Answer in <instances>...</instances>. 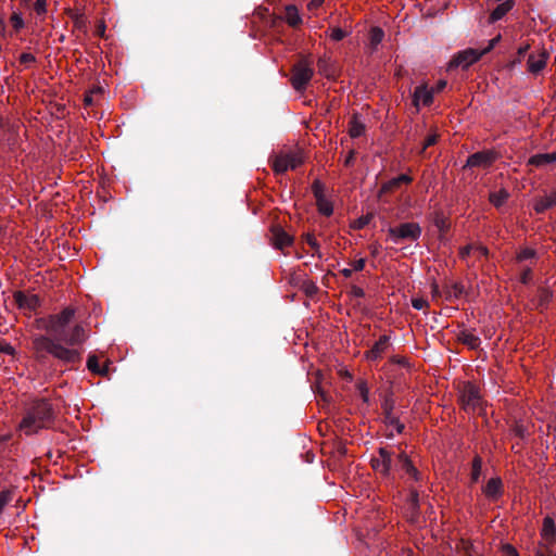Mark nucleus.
<instances>
[{
	"label": "nucleus",
	"instance_id": "nucleus-1",
	"mask_svg": "<svg viewBox=\"0 0 556 556\" xmlns=\"http://www.w3.org/2000/svg\"><path fill=\"white\" fill-rule=\"evenodd\" d=\"M55 418L56 409L50 399H35L25 407L18 430L31 435L51 428Z\"/></svg>",
	"mask_w": 556,
	"mask_h": 556
},
{
	"label": "nucleus",
	"instance_id": "nucleus-2",
	"mask_svg": "<svg viewBox=\"0 0 556 556\" xmlns=\"http://www.w3.org/2000/svg\"><path fill=\"white\" fill-rule=\"evenodd\" d=\"M314 75L312 62L307 58H301L291 68L290 83L292 87L301 92L304 91Z\"/></svg>",
	"mask_w": 556,
	"mask_h": 556
},
{
	"label": "nucleus",
	"instance_id": "nucleus-3",
	"mask_svg": "<svg viewBox=\"0 0 556 556\" xmlns=\"http://www.w3.org/2000/svg\"><path fill=\"white\" fill-rule=\"evenodd\" d=\"M421 231L419 224L412 222L390 227L388 235L394 243H400L401 241H417L421 236Z\"/></svg>",
	"mask_w": 556,
	"mask_h": 556
},
{
	"label": "nucleus",
	"instance_id": "nucleus-4",
	"mask_svg": "<svg viewBox=\"0 0 556 556\" xmlns=\"http://www.w3.org/2000/svg\"><path fill=\"white\" fill-rule=\"evenodd\" d=\"M459 402L462 407L467 413H476L482 409V397L479 389L471 382L464 384L460 394Z\"/></svg>",
	"mask_w": 556,
	"mask_h": 556
},
{
	"label": "nucleus",
	"instance_id": "nucleus-5",
	"mask_svg": "<svg viewBox=\"0 0 556 556\" xmlns=\"http://www.w3.org/2000/svg\"><path fill=\"white\" fill-rule=\"evenodd\" d=\"M74 315L75 309L73 307H66L61 313L49 316L45 328L55 339L67 329Z\"/></svg>",
	"mask_w": 556,
	"mask_h": 556
},
{
	"label": "nucleus",
	"instance_id": "nucleus-6",
	"mask_svg": "<svg viewBox=\"0 0 556 556\" xmlns=\"http://www.w3.org/2000/svg\"><path fill=\"white\" fill-rule=\"evenodd\" d=\"M378 455L370 460L372 469L384 478H391L392 470H395L396 458L386 447H380Z\"/></svg>",
	"mask_w": 556,
	"mask_h": 556
},
{
	"label": "nucleus",
	"instance_id": "nucleus-7",
	"mask_svg": "<svg viewBox=\"0 0 556 556\" xmlns=\"http://www.w3.org/2000/svg\"><path fill=\"white\" fill-rule=\"evenodd\" d=\"M483 56L482 51L476 49H466L464 51L458 52L453 56V59L448 63V70L456 68L462 66L463 68L469 67L472 63L480 60Z\"/></svg>",
	"mask_w": 556,
	"mask_h": 556
},
{
	"label": "nucleus",
	"instance_id": "nucleus-8",
	"mask_svg": "<svg viewBox=\"0 0 556 556\" xmlns=\"http://www.w3.org/2000/svg\"><path fill=\"white\" fill-rule=\"evenodd\" d=\"M497 159V154L491 150L476 152L468 156L464 169L471 167H490Z\"/></svg>",
	"mask_w": 556,
	"mask_h": 556
},
{
	"label": "nucleus",
	"instance_id": "nucleus-9",
	"mask_svg": "<svg viewBox=\"0 0 556 556\" xmlns=\"http://www.w3.org/2000/svg\"><path fill=\"white\" fill-rule=\"evenodd\" d=\"M55 340L65 342L70 345L79 344L85 340V329L79 325H75L72 328L68 326L62 334H59L55 338Z\"/></svg>",
	"mask_w": 556,
	"mask_h": 556
},
{
	"label": "nucleus",
	"instance_id": "nucleus-10",
	"mask_svg": "<svg viewBox=\"0 0 556 556\" xmlns=\"http://www.w3.org/2000/svg\"><path fill=\"white\" fill-rule=\"evenodd\" d=\"M547 59L548 53L545 50L530 53L527 62L529 73L533 75L541 73L546 66Z\"/></svg>",
	"mask_w": 556,
	"mask_h": 556
},
{
	"label": "nucleus",
	"instance_id": "nucleus-11",
	"mask_svg": "<svg viewBox=\"0 0 556 556\" xmlns=\"http://www.w3.org/2000/svg\"><path fill=\"white\" fill-rule=\"evenodd\" d=\"M271 240L276 249L283 250L293 243V237L289 235L280 225L271 227Z\"/></svg>",
	"mask_w": 556,
	"mask_h": 556
},
{
	"label": "nucleus",
	"instance_id": "nucleus-12",
	"mask_svg": "<svg viewBox=\"0 0 556 556\" xmlns=\"http://www.w3.org/2000/svg\"><path fill=\"white\" fill-rule=\"evenodd\" d=\"M556 206V185L555 188L545 195L536 197L533 200V210L538 214H543L547 210H551Z\"/></svg>",
	"mask_w": 556,
	"mask_h": 556
},
{
	"label": "nucleus",
	"instance_id": "nucleus-13",
	"mask_svg": "<svg viewBox=\"0 0 556 556\" xmlns=\"http://www.w3.org/2000/svg\"><path fill=\"white\" fill-rule=\"evenodd\" d=\"M14 301L20 308L35 311L40 303L37 294L27 295L23 291H15L13 294Z\"/></svg>",
	"mask_w": 556,
	"mask_h": 556
},
{
	"label": "nucleus",
	"instance_id": "nucleus-14",
	"mask_svg": "<svg viewBox=\"0 0 556 556\" xmlns=\"http://www.w3.org/2000/svg\"><path fill=\"white\" fill-rule=\"evenodd\" d=\"M396 469L404 470L415 481H418L420 479V472L413 465L412 460L405 453H400L396 456L395 470Z\"/></svg>",
	"mask_w": 556,
	"mask_h": 556
},
{
	"label": "nucleus",
	"instance_id": "nucleus-15",
	"mask_svg": "<svg viewBox=\"0 0 556 556\" xmlns=\"http://www.w3.org/2000/svg\"><path fill=\"white\" fill-rule=\"evenodd\" d=\"M425 106H429L433 102V91L429 90L427 85L417 86L413 92V104L418 109L419 102Z\"/></svg>",
	"mask_w": 556,
	"mask_h": 556
},
{
	"label": "nucleus",
	"instance_id": "nucleus-16",
	"mask_svg": "<svg viewBox=\"0 0 556 556\" xmlns=\"http://www.w3.org/2000/svg\"><path fill=\"white\" fill-rule=\"evenodd\" d=\"M103 99V90L100 86H94L88 90L84 96V106L86 110L93 106L101 105Z\"/></svg>",
	"mask_w": 556,
	"mask_h": 556
},
{
	"label": "nucleus",
	"instance_id": "nucleus-17",
	"mask_svg": "<svg viewBox=\"0 0 556 556\" xmlns=\"http://www.w3.org/2000/svg\"><path fill=\"white\" fill-rule=\"evenodd\" d=\"M485 496L492 501H496L503 494V483L501 478H491L483 489Z\"/></svg>",
	"mask_w": 556,
	"mask_h": 556
},
{
	"label": "nucleus",
	"instance_id": "nucleus-18",
	"mask_svg": "<svg viewBox=\"0 0 556 556\" xmlns=\"http://www.w3.org/2000/svg\"><path fill=\"white\" fill-rule=\"evenodd\" d=\"M52 355L66 363H75L79 359V353L77 351L66 349L59 343H55Z\"/></svg>",
	"mask_w": 556,
	"mask_h": 556
},
{
	"label": "nucleus",
	"instance_id": "nucleus-19",
	"mask_svg": "<svg viewBox=\"0 0 556 556\" xmlns=\"http://www.w3.org/2000/svg\"><path fill=\"white\" fill-rule=\"evenodd\" d=\"M541 535L548 544H554L556 542V526L552 517L546 516L543 519Z\"/></svg>",
	"mask_w": 556,
	"mask_h": 556
},
{
	"label": "nucleus",
	"instance_id": "nucleus-20",
	"mask_svg": "<svg viewBox=\"0 0 556 556\" xmlns=\"http://www.w3.org/2000/svg\"><path fill=\"white\" fill-rule=\"evenodd\" d=\"M388 345L389 337L381 336L379 340L372 345V348L367 352V358L370 361L379 359L383 352L387 350Z\"/></svg>",
	"mask_w": 556,
	"mask_h": 556
},
{
	"label": "nucleus",
	"instance_id": "nucleus-21",
	"mask_svg": "<svg viewBox=\"0 0 556 556\" xmlns=\"http://www.w3.org/2000/svg\"><path fill=\"white\" fill-rule=\"evenodd\" d=\"M318 73L327 78H334L337 75V67L327 56H321L317 61Z\"/></svg>",
	"mask_w": 556,
	"mask_h": 556
},
{
	"label": "nucleus",
	"instance_id": "nucleus-22",
	"mask_svg": "<svg viewBox=\"0 0 556 556\" xmlns=\"http://www.w3.org/2000/svg\"><path fill=\"white\" fill-rule=\"evenodd\" d=\"M413 181V178L406 174H401L395 178H392L391 180L384 182L381 186L380 192L381 193H388L392 192L394 189L399 188L402 184H410Z\"/></svg>",
	"mask_w": 556,
	"mask_h": 556
},
{
	"label": "nucleus",
	"instance_id": "nucleus-23",
	"mask_svg": "<svg viewBox=\"0 0 556 556\" xmlns=\"http://www.w3.org/2000/svg\"><path fill=\"white\" fill-rule=\"evenodd\" d=\"M366 129L365 124L361 119L358 113H354L349 122V135L351 138H358L364 135Z\"/></svg>",
	"mask_w": 556,
	"mask_h": 556
},
{
	"label": "nucleus",
	"instance_id": "nucleus-24",
	"mask_svg": "<svg viewBox=\"0 0 556 556\" xmlns=\"http://www.w3.org/2000/svg\"><path fill=\"white\" fill-rule=\"evenodd\" d=\"M285 21L288 23L289 26L295 28L299 27L302 24V17L299 13V10L293 4H288L285 8Z\"/></svg>",
	"mask_w": 556,
	"mask_h": 556
},
{
	"label": "nucleus",
	"instance_id": "nucleus-25",
	"mask_svg": "<svg viewBox=\"0 0 556 556\" xmlns=\"http://www.w3.org/2000/svg\"><path fill=\"white\" fill-rule=\"evenodd\" d=\"M457 340L467 345L470 350H477L481 344L480 338L467 330H462L457 334Z\"/></svg>",
	"mask_w": 556,
	"mask_h": 556
},
{
	"label": "nucleus",
	"instance_id": "nucleus-26",
	"mask_svg": "<svg viewBox=\"0 0 556 556\" xmlns=\"http://www.w3.org/2000/svg\"><path fill=\"white\" fill-rule=\"evenodd\" d=\"M55 342L45 336L37 337L33 340V346L36 352H48L52 354Z\"/></svg>",
	"mask_w": 556,
	"mask_h": 556
},
{
	"label": "nucleus",
	"instance_id": "nucleus-27",
	"mask_svg": "<svg viewBox=\"0 0 556 556\" xmlns=\"http://www.w3.org/2000/svg\"><path fill=\"white\" fill-rule=\"evenodd\" d=\"M514 7V0H506L496 5V8L490 14V22L494 23L501 20L508 11Z\"/></svg>",
	"mask_w": 556,
	"mask_h": 556
},
{
	"label": "nucleus",
	"instance_id": "nucleus-28",
	"mask_svg": "<svg viewBox=\"0 0 556 556\" xmlns=\"http://www.w3.org/2000/svg\"><path fill=\"white\" fill-rule=\"evenodd\" d=\"M556 162V152L539 153L529 159V164L540 167Z\"/></svg>",
	"mask_w": 556,
	"mask_h": 556
},
{
	"label": "nucleus",
	"instance_id": "nucleus-29",
	"mask_svg": "<svg viewBox=\"0 0 556 556\" xmlns=\"http://www.w3.org/2000/svg\"><path fill=\"white\" fill-rule=\"evenodd\" d=\"M464 293L465 287L460 282H454L451 286H446L444 289L445 300L450 302L460 298Z\"/></svg>",
	"mask_w": 556,
	"mask_h": 556
},
{
	"label": "nucleus",
	"instance_id": "nucleus-30",
	"mask_svg": "<svg viewBox=\"0 0 556 556\" xmlns=\"http://www.w3.org/2000/svg\"><path fill=\"white\" fill-rule=\"evenodd\" d=\"M68 18H71L74 23V27L78 30L86 31V17L84 14L79 13L77 10L67 9L65 11Z\"/></svg>",
	"mask_w": 556,
	"mask_h": 556
},
{
	"label": "nucleus",
	"instance_id": "nucleus-31",
	"mask_svg": "<svg viewBox=\"0 0 556 556\" xmlns=\"http://www.w3.org/2000/svg\"><path fill=\"white\" fill-rule=\"evenodd\" d=\"M381 408L383 413L384 424L390 425L393 420L397 418L393 415L394 401L391 397L384 399Z\"/></svg>",
	"mask_w": 556,
	"mask_h": 556
},
{
	"label": "nucleus",
	"instance_id": "nucleus-32",
	"mask_svg": "<svg viewBox=\"0 0 556 556\" xmlns=\"http://www.w3.org/2000/svg\"><path fill=\"white\" fill-rule=\"evenodd\" d=\"M509 198V192L506 189H501L500 191H493L489 194V201L496 207H501L505 204V202Z\"/></svg>",
	"mask_w": 556,
	"mask_h": 556
},
{
	"label": "nucleus",
	"instance_id": "nucleus-33",
	"mask_svg": "<svg viewBox=\"0 0 556 556\" xmlns=\"http://www.w3.org/2000/svg\"><path fill=\"white\" fill-rule=\"evenodd\" d=\"M288 159L285 154H279L275 156V160L273 162V169L276 174L280 175L290 169Z\"/></svg>",
	"mask_w": 556,
	"mask_h": 556
},
{
	"label": "nucleus",
	"instance_id": "nucleus-34",
	"mask_svg": "<svg viewBox=\"0 0 556 556\" xmlns=\"http://www.w3.org/2000/svg\"><path fill=\"white\" fill-rule=\"evenodd\" d=\"M384 37V31L380 27H372L369 31V43L371 50H376L377 47L381 43Z\"/></svg>",
	"mask_w": 556,
	"mask_h": 556
},
{
	"label": "nucleus",
	"instance_id": "nucleus-35",
	"mask_svg": "<svg viewBox=\"0 0 556 556\" xmlns=\"http://www.w3.org/2000/svg\"><path fill=\"white\" fill-rule=\"evenodd\" d=\"M482 471V458L476 455L471 464V482L476 483L479 481Z\"/></svg>",
	"mask_w": 556,
	"mask_h": 556
},
{
	"label": "nucleus",
	"instance_id": "nucleus-36",
	"mask_svg": "<svg viewBox=\"0 0 556 556\" xmlns=\"http://www.w3.org/2000/svg\"><path fill=\"white\" fill-rule=\"evenodd\" d=\"M318 212L325 216H330L333 213V207L330 201L326 198H320L318 195V200H316Z\"/></svg>",
	"mask_w": 556,
	"mask_h": 556
},
{
	"label": "nucleus",
	"instance_id": "nucleus-37",
	"mask_svg": "<svg viewBox=\"0 0 556 556\" xmlns=\"http://www.w3.org/2000/svg\"><path fill=\"white\" fill-rule=\"evenodd\" d=\"M87 368L92 372L97 375H104V366L101 367L98 361V357L96 355H90L87 361Z\"/></svg>",
	"mask_w": 556,
	"mask_h": 556
},
{
	"label": "nucleus",
	"instance_id": "nucleus-38",
	"mask_svg": "<svg viewBox=\"0 0 556 556\" xmlns=\"http://www.w3.org/2000/svg\"><path fill=\"white\" fill-rule=\"evenodd\" d=\"M552 544L540 543L534 551V556H556V553L551 548Z\"/></svg>",
	"mask_w": 556,
	"mask_h": 556
},
{
	"label": "nucleus",
	"instance_id": "nucleus-39",
	"mask_svg": "<svg viewBox=\"0 0 556 556\" xmlns=\"http://www.w3.org/2000/svg\"><path fill=\"white\" fill-rule=\"evenodd\" d=\"M356 388L362 396L364 403H369V389L367 387V382L365 380H358L356 382Z\"/></svg>",
	"mask_w": 556,
	"mask_h": 556
},
{
	"label": "nucleus",
	"instance_id": "nucleus-40",
	"mask_svg": "<svg viewBox=\"0 0 556 556\" xmlns=\"http://www.w3.org/2000/svg\"><path fill=\"white\" fill-rule=\"evenodd\" d=\"M536 257V251L530 248H525L519 251L517 254V261L523 262L527 260H532Z\"/></svg>",
	"mask_w": 556,
	"mask_h": 556
},
{
	"label": "nucleus",
	"instance_id": "nucleus-41",
	"mask_svg": "<svg viewBox=\"0 0 556 556\" xmlns=\"http://www.w3.org/2000/svg\"><path fill=\"white\" fill-rule=\"evenodd\" d=\"M10 23L14 31L18 33L24 27V21L20 13L13 12L10 16Z\"/></svg>",
	"mask_w": 556,
	"mask_h": 556
},
{
	"label": "nucleus",
	"instance_id": "nucleus-42",
	"mask_svg": "<svg viewBox=\"0 0 556 556\" xmlns=\"http://www.w3.org/2000/svg\"><path fill=\"white\" fill-rule=\"evenodd\" d=\"M13 497V491L11 490H3L0 493V515L2 514L4 507L12 501Z\"/></svg>",
	"mask_w": 556,
	"mask_h": 556
},
{
	"label": "nucleus",
	"instance_id": "nucleus-43",
	"mask_svg": "<svg viewBox=\"0 0 556 556\" xmlns=\"http://www.w3.org/2000/svg\"><path fill=\"white\" fill-rule=\"evenodd\" d=\"M553 293L545 288L540 289L539 291V306H545L552 300Z\"/></svg>",
	"mask_w": 556,
	"mask_h": 556
},
{
	"label": "nucleus",
	"instance_id": "nucleus-44",
	"mask_svg": "<svg viewBox=\"0 0 556 556\" xmlns=\"http://www.w3.org/2000/svg\"><path fill=\"white\" fill-rule=\"evenodd\" d=\"M372 216L374 215L371 213L361 216L359 218H357L353 223V228L354 229H363V228H365L370 223V220L372 219Z\"/></svg>",
	"mask_w": 556,
	"mask_h": 556
},
{
	"label": "nucleus",
	"instance_id": "nucleus-45",
	"mask_svg": "<svg viewBox=\"0 0 556 556\" xmlns=\"http://www.w3.org/2000/svg\"><path fill=\"white\" fill-rule=\"evenodd\" d=\"M285 155L289 161L290 169H295L302 163V159L295 153H287Z\"/></svg>",
	"mask_w": 556,
	"mask_h": 556
},
{
	"label": "nucleus",
	"instance_id": "nucleus-46",
	"mask_svg": "<svg viewBox=\"0 0 556 556\" xmlns=\"http://www.w3.org/2000/svg\"><path fill=\"white\" fill-rule=\"evenodd\" d=\"M433 223L440 231H446L448 229V224H447L446 218L440 214H437Z\"/></svg>",
	"mask_w": 556,
	"mask_h": 556
},
{
	"label": "nucleus",
	"instance_id": "nucleus-47",
	"mask_svg": "<svg viewBox=\"0 0 556 556\" xmlns=\"http://www.w3.org/2000/svg\"><path fill=\"white\" fill-rule=\"evenodd\" d=\"M34 10L37 15H45L47 13V0H36L34 3Z\"/></svg>",
	"mask_w": 556,
	"mask_h": 556
},
{
	"label": "nucleus",
	"instance_id": "nucleus-48",
	"mask_svg": "<svg viewBox=\"0 0 556 556\" xmlns=\"http://www.w3.org/2000/svg\"><path fill=\"white\" fill-rule=\"evenodd\" d=\"M305 241L306 243L315 251V253L318 254L319 257H321L320 253H319V243L317 242V240L314 238L313 235L311 233H306L305 235Z\"/></svg>",
	"mask_w": 556,
	"mask_h": 556
},
{
	"label": "nucleus",
	"instance_id": "nucleus-49",
	"mask_svg": "<svg viewBox=\"0 0 556 556\" xmlns=\"http://www.w3.org/2000/svg\"><path fill=\"white\" fill-rule=\"evenodd\" d=\"M346 31L341 29L340 27H334L331 29L330 38L334 41H340L346 37Z\"/></svg>",
	"mask_w": 556,
	"mask_h": 556
},
{
	"label": "nucleus",
	"instance_id": "nucleus-50",
	"mask_svg": "<svg viewBox=\"0 0 556 556\" xmlns=\"http://www.w3.org/2000/svg\"><path fill=\"white\" fill-rule=\"evenodd\" d=\"M438 138L439 136L437 134H432V135H429L425 141H424V144H422V148H421V153H425V151L427 150V148L433 146L437 143L438 141Z\"/></svg>",
	"mask_w": 556,
	"mask_h": 556
},
{
	"label": "nucleus",
	"instance_id": "nucleus-51",
	"mask_svg": "<svg viewBox=\"0 0 556 556\" xmlns=\"http://www.w3.org/2000/svg\"><path fill=\"white\" fill-rule=\"evenodd\" d=\"M532 280V269L530 267L523 268L520 275V282L522 285H529Z\"/></svg>",
	"mask_w": 556,
	"mask_h": 556
},
{
	"label": "nucleus",
	"instance_id": "nucleus-52",
	"mask_svg": "<svg viewBox=\"0 0 556 556\" xmlns=\"http://www.w3.org/2000/svg\"><path fill=\"white\" fill-rule=\"evenodd\" d=\"M412 306L418 311L424 309V308L428 307V302H427V300H425L422 298H414V299H412Z\"/></svg>",
	"mask_w": 556,
	"mask_h": 556
},
{
	"label": "nucleus",
	"instance_id": "nucleus-53",
	"mask_svg": "<svg viewBox=\"0 0 556 556\" xmlns=\"http://www.w3.org/2000/svg\"><path fill=\"white\" fill-rule=\"evenodd\" d=\"M501 38H502L501 35H497L496 37L491 39L489 41L488 46L481 50L483 55L489 53L491 50H493L494 47L500 42Z\"/></svg>",
	"mask_w": 556,
	"mask_h": 556
},
{
	"label": "nucleus",
	"instance_id": "nucleus-54",
	"mask_svg": "<svg viewBox=\"0 0 556 556\" xmlns=\"http://www.w3.org/2000/svg\"><path fill=\"white\" fill-rule=\"evenodd\" d=\"M36 61V58L34 54L31 53H27V52H24L20 55V62L22 64H28V63H34Z\"/></svg>",
	"mask_w": 556,
	"mask_h": 556
},
{
	"label": "nucleus",
	"instance_id": "nucleus-55",
	"mask_svg": "<svg viewBox=\"0 0 556 556\" xmlns=\"http://www.w3.org/2000/svg\"><path fill=\"white\" fill-rule=\"evenodd\" d=\"M313 193H314V197H315L316 200H318V195L320 198H325L324 191H323V187H321L319 181H315L313 184Z\"/></svg>",
	"mask_w": 556,
	"mask_h": 556
},
{
	"label": "nucleus",
	"instance_id": "nucleus-56",
	"mask_svg": "<svg viewBox=\"0 0 556 556\" xmlns=\"http://www.w3.org/2000/svg\"><path fill=\"white\" fill-rule=\"evenodd\" d=\"M503 553L505 556H519L517 549L510 544H505L503 546Z\"/></svg>",
	"mask_w": 556,
	"mask_h": 556
},
{
	"label": "nucleus",
	"instance_id": "nucleus-57",
	"mask_svg": "<svg viewBox=\"0 0 556 556\" xmlns=\"http://www.w3.org/2000/svg\"><path fill=\"white\" fill-rule=\"evenodd\" d=\"M350 294L354 298H364L365 292L364 290L358 286H352L350 290Z\"/></svg>",
	"mask_w": 556,
	"mask_h": 556
},
{
	"label": "nucleus",
	"instance_id": "nucleus-58",
	"mask_svg": "<svg viewBox=\"0 0 556 556\" xmlns=\"http://www.w3.org/2000/svg\"><path fill=\"white\" fill-rule=\"evenodd\" d=\"M431 294H432V298L434 300L439 299L442 296V291L440 290L438 283L433 282L431 285Z\"/></svg>",
	"mask_w": 556,
	"mask_h": 556
},
{
	"label": "nucleus",
	"instance_id": "nucleus-59",
	"mask_svg": "<svg viewBox=\"0 0 556 556\" xmlns=\"http://www.w3.org/2000/svg\"><path fill=\"white\" fill-rule=\"evenodd\" d=\"M0 353H4V354H8V355H14L15 350L10 344H0Z\"/></svg>",
	"mask_w": 556,
	"mask_h": 556
},
{
	"label": "nucleus",
	"instance_id": "nucleus-60",
	"mask_svg": "<svg viewBox=\"0 0 556 556\" xmlns=\"http://www.w3.org/2000/svg\"><path fill=\"white\" fill-rule=\"evenodd\" d=\"M389 426H392L395 428L396 432L397 433H402L405 429V426L404 424H402L399 418H396L395 420H393Z\"/></svg>",
	"mask_w": 556,
	"mask_h": 556
},
{
	"label": "nucleus",
	"instance_id": "nucleus-61",
	"mask_svg": "<svg viewBox=\"0 0 556 556\" xmlns=\"http://www.w3.org/2000/svg\"><path fill=\"white\" fill-rule=\"evenodd\" d=\"M472 250V247L471 245H466V247H463L460 250H459V256L462 260H465L466 257L469 256L470 252Z\"/></svg>",
	"mask_w": 556,
	"mask_h": 556
},
{
	"label": "nucleus",
	"instance_id": "nucleus-62",
	"mask_svg": "<svg viewBox=\"0 0 556 556\" xmlns=\"http://www.w3.org/2000/svg\"><path fill=\"white\" fill-rule=\"evenodd\" d=\"M365 258H359L353 263V270L361 271L365 267Z\"/></svg>",
	"mask_w": 556,
	"mask_h": 556
},
{
	"label": "nucleus",
	"instance_id": "nucleus-63",
	"mask_svg": "<svg viewBox=\"0 0 556 556\" xmlns=\"http://www.w3.org/2000/svg\"><path fill=\"white\" fill-rule=\"evenodd\" d=\"M96 33L100 38H104V21L103 20L98 21Z\"/></svg>",
	"mask_w": 556,
	"mask_h": 556
},
{
	"label": "nucleus",
	"instance_id": "nucleus-64",
	"mask_svg": "<svg viewBox=\"0 0 556 556\" xmlns=\"http://www.w3.org/2000/svg\"><path fill=\"white\" fill-rule=\"evenodd\" d=\"M465 552L467 556H477V551L472 544H467L465 546Z\"/></svg>",
	"mask_w": 556,
	"mask_h": 556
}]
</instances>
